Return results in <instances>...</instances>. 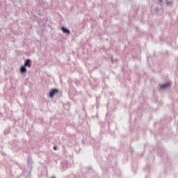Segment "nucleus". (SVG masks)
<instances>
[{"mask_svg":"<svg viewBox=\"0 0 178 178\" xmlns=\"http://www.w3.org/2000/svg\"><path fill=\"white\" fill-rule=\"evenodd\" d=\"M26 173H27V172H24V175H26Z\"/></svg>","mask_w":178,"mask_h":178,"instance_id":"obj_13","label":"nucleus"},{"mask_svg":"<svg viewBox=\"0 0 178 178\" xmlns=\"http://www.w3.org/2000/svg\"><path fill=\"white\" fill-rule=\"evenodd\" d=\"M61 31H63V33L64 34H67V35H70V30H69V29L65 27V26H62L61 27Z\"/></svg>","mask_w":178,"mask_h":178,"instance_id":"obj_6","label":"nucleus"},{"mask_svg":"<svg viewBox=\"0 0 178 178\" xmlns=\"http://www.w3.org/2000/svg\"><path fill=\"white\" fill-rule=\"evenodd\" d=\"M27 162H28V169H29V172H28V175H26V177L29 178L31 175V169H32L31 165H33V160L30 157H29Z\"/></svg>","mask_w":178,"mask_h":178,"instance_id":"obj_1","label":"nucleus"},{"mask_svg":"<svg viewBox=\"0 0 178 178\" xmlns=\"http://www.w3.org/2000/svg\"><path fill=\"white\" fill-rule=\"evenodd\" d=\"M68 164L67 162L64 161L61 163V168H62V170H66V169H67L68 168Z\"/></svg>","mask_w":178,"mask_h":178,"instance_id":"obj_7","label":"nucleus"},{"mask_svg":"<svg viewBox=\"0 0 178 178\" xmlns=\"http://www.w3.org/2000/svg\"><path fill=\"white\" fill-rule=\"evenodd\" d=\"M162 2H163V0H159V3L160 5H162Z\"/></svg>","mask_w":178,"mask_h":178,"instance_id":"obj_10","label":"nucleus"},{"mask_svg":"<svg viewBox=\"0 0 178 178\" xmlns=\"http://www.w3.org/2000/svg\"><path fill=\"white\" fill-rule=\"evenodd\" d=\"M51 178H56V177H51Z\"/></svg>","mask_w":178,"mask_h":178,"instance_id":"obj_14","label":"nucleus"},{"mask_svg":"<svg viewBox=\"0 0 178 178\" xmlns=\"http://www.w3.org/2000/svg\"><path fill=\"white\" fill-rule=\"evenodd\" d=\"M74 178H83V173L79 172L76 175H74Z\"/></svg>","mask_w":178,"mask_h":178,"instance_id":"obj_8","label":"nucleus"},{"mask_svg":"<svg viewBox=\"0 0 178 178\" xmlns=\"http://www.w3.org/2000/svg\"><path fill=\"white\" fill-rule=\"evenodd\" d=\"M59 92V90L57 88H53L49 93L50 98H54L55 97V94H58Z\"/></svg>","mask_w":178,"mask_h":178,"instance_id":"obj_2","label":"nucleus"},{"mask_svg":"<svg viewBox=\"0 0 178 178\" xmlns=\"http://www.w3.org/2000/svg\"><path fill=\"white\" fill-rule=\"evenodd\" d=\"M26 67L24 65H22L19 68V72L22 74H24L26 73H27V68H26Z\"/></svg>","mask_w":178,"mask_h":178,"instance_id":"obj_5","label":"nucleus"},{"mask_svg":"<svg viewBox=\"0 0 178 178\" xmlns=\"http://www.w3.org/2000/svg\"><path fill=\"white\" fill-rule=\"evenodd\" d=\"M131 152H133V150H131Z\"/></svg>","mask_w":178,"mask_h":178,"instance_id":"obj_15","label":"nucleus"},{"mask_svg":"<svg viewBox=\"0 0 178 178\" xmlns=\"http://www.w3.org/2000/svg\"><path fill=\"white\" fill-rule=\"evenodd\" d=\"M24 66H25L26 67H31V60L29 58L25 60Z\"/></svg>","mask_w":178,"mask_h":178,"instance_id":"obj_4","label":"nucleus"},{"mask_svg":"<svg viewBox=\"0 0 178 178\" xmlns=\"http://www.w3.org/2000/svg\"><path fill=\"white\" fill-rule=\"evenodd\" d=\"M111 62L113 63V58H111Z\"/></svg>","mask_w":178,"mask_h":178,"instance_id":"obj_12","label":"nucleus"},{"mask_svg":"<svg viewBox=\"0 0 178 178\" xmlns=\"http://www.w3.org/2000/svg\"><path fill=\"white\" fill-rule=\"evenodd\" d=\"M53 149H54V151H56L58 149V147L54 146Z\"/></svg>","mask_w":178,"mask_h":178,"instance_id":"obj_11","label":"nucleus"},{"mask_svg":"<svg viewBox=\"0 0 178 178\" xmlns=\"http://www.w3.org/2000/svg\"><path fill=\"white\" fill-rule=\"evenodd\" d=\"M169 87H170V83H165L160 86L161 90H166V88H169Z\"/></svg>","mask_w":178,"mask_h":178,"instance_id":"obj_3","label":"nucleus"},{"mask_svg":"<svg viewBox=\"0 0 178 178\" xmlns=\"http://www.w3.org/2000/svg\"><path fill=\"white\" fill-rule=\"evenodd\" d=\"M172 1H168V0H166V5L168 6V5H172Z\"/></svg>","mask_w":178,"mask_h":178,"instance_id":"obj_9","label":"nucleus"}]
</instances>
